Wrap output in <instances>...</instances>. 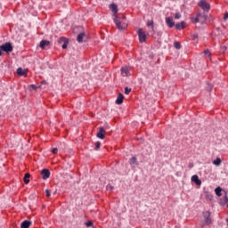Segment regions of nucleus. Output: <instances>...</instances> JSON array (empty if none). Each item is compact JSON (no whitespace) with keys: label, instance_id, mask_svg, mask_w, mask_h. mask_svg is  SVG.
Masks as SVG:
<instances>
[{"label":"nucleus","instance_id":"nucleus-1","mask_svg":"<svg viewBox=\"0 0 228 228\" xmlns=\"http://www.w3.org/2000/svg\"><path fill=\"white\" fill-rule=\"evenodd\" d=\"M198 6H200L205 12H208L211 8L209 3H208L206 0H200V3H198Z\"/></svg>","mask_w":228,"mask_h":228},{"label":"nucleus","instance_id":"nucleus-2","mask_svg":"<svg viewBox=\"0 0 228 228\" xmlns=\"http://www.w3.org/2000/svg\"><path fill=\"white\" fill-rule=\"evenodd\" d=\"M114 22H115L118 29H120V30L126 29V22H120V20H118V17H115Z\"/></svg>","mask_w":228,"mask_h":228},{"label":"nucleus","instance_id":"nucleus-3","mask_svg":"<svg viewBox=\"0 0 228 228\" xmlns=\"http://www.w3.org/2000/svg\"><path fill=\"white\" fill-rule=\"evenodd\" d=\"M138 37L141 43L146 42L147 35L143 29H138Z\"/></svg>","mask_w":228,"mask_h":228},{"label":"nucleus","instance_id":"nucleus-4","mask_svg":"<svg viewBox=\"0 0 228 228\" xmlns=\"http://www.w3.org/2000/svg\"><path fill=\"white\" fill-rule=\"evenodd\" d=\"M2 51H4L5 53H12L13 51V47L12 44L6 43L1 45Z\"/></svg>","mask_w":228,"mask_h":228},{"label":"nucleus","instance_id":"nucleus-5","mask_svg":"<svg viewBox=\"0 0 228 228\" xmlns=\"http://www.w3.org/2000/svg\"><path fill=\"white\" fill-rule=\"evenodd\" d=\"M106 134V131L104 127H100L98 133H97V137L100 138L101 140H104Z\"/></svg>","mask_w":228,"mask_h":228},{"label":"nucleus","instance_id":"nucleus-6","mask_svg":"<svg viewBox=\"0 0 228 228\" xmlns=\"http://www.w3.org/2000/svg\"><path fill=\"white\" fill-rule=\"evenodd\" d=\"M130 67H122L121 69V74L123 77H127L128 76H130Z\"/></svg>","mask_w":228,"mask_h":228},{"label":"nucleus","instance_id":"nucleus-7","mask_svg":"<svg viewBox=\"0 0 228 228\" xmlns=\"http://www.w3.org/2000/svg\"><path fill=\"white\" fill-rule=\"evenodd\" d=\"M41 175H42L43 179H48V177H50V175H51V172L47 168H44L41 171Z\"/></svg>","mask_w":228,"mask_h":228},{"label":"nucleus","instance_id":"nucleus-8","mask_svg":"<svg viewBox=\"0 0 228 228\" xmlns=\"http://www.w3.org/2000/svg\"><path fill=\"white\" fill-rule=\"evenodd\" d=\"M166 23L168 26V28H174L175 26V21L172 17H167Z\"/></svg>","mask_w":228,"mask_h":228},{"label":"nucleus","instance_id":"nucleus-9","mask_svg":"<svg viewBox=\"0 0 228 228\" xmlns=\"http://www.w3.org/2000/svg\"><path fill=\"white\" fill-rule=\"evenodd\" d=\"M191 181L196 183V184H198V186H200L202 184V181H200L199 175H194L191 176Z\"/></svg>","mask_w":228,"mask_h":228},{"label":"nucleus","instance_id":"nucleus-10","mask_svg":"<svg viewBox=\"0 0 228 228\" xmlns=\"http://www.w3.org/2000/svg\"><path fill=\"white\" fill-rule=\"evenodd\" d=\"M50 45V42L48 40H42L39 44V47L41 49H45Z\"/></svg>","mask_w":228,"mask_h":228},{"label":"nucleus","instance_id":"nucleus-11","mask_svg":"<svg viewBox=\"0 0 228 228\" xmlns=\"http://www.w3.org/2000/svg\"><path fill=\"white\" fill-rule=\"evenodd\" d=\"M110 8L111 12H112L114 13V15H115V18H114V19H116L117 13H118V8L117 4H110Z\"/></svg>","mask_w":228,"mask_h":228},{"label":"nucleus","instance_id":"nucleus-12","mask_svg":"<svg viewBox=\"0 0 228 228\" xmlns=\"http://www.w3.org/2000/svg\"><path fill=\"white\" fill-rule=\"evenodd\" d=\"M16 72H17L18 76H25V77L28 76V70H24L21 68L17 69Z\"/></svg>","mask_w":228,"mask_h":228},{"label":"nucleus","instance_id":"nucleus-13","mask_svg":"<svg viewBox=\"0 0 228 228\" xmlns=\"http://www.w3.org/2000/svg\"><path fill=\"white\" fill-rule=\"evenodd\" d=\"M129 164L132 167H136L138 165L137 158H135V156H133V158L129 159Z\"/></svg>","mask_w":228,"mask_h":228},{"label":"nucleus","instance_id":"nucleus-14","mask_svg":"<svg viewBox=\"0 0 228 228\" xmlns=\"http://www.w3.org/2000/svg\"><path fill=\"white\" fill-rule=\"evenodd\" d=\"M124 102V95L123 94H118L116 103L122 104Z\"/></svg>","mask_w":228,"mask_h":228},{"label":"nucleus","instance_id":"nucleus-15","mask_svg":"<svg viewBox=\"0 0 228 228\" xmlns=\"http://www.w3.org/2000/svg\"><path fill=\"white\" fill-rule=\"evenodd\" d=\"M31 225L30 220H24L21 222V228H28Z\"/></svg>","mask_w":228,"mask_h":228},{"label":"nucleus","instance_id":"nucleus-16","mask_svg":"<svg viewBox=\"0 0 228 228\" xmlns=\"http://www.w3.org/2000/svg\"><path fill=\"white\" fill-rule=\"evenodd\" d=\"M176 29H184L186 28V22L183 21L181 24H175Z\"/></svg>","mask_w":228,"mask_h":228},{"label":"nucleus","instance_id":"nucleus-17","mask_svg":"<svg viewBox=\"0 0 228 228\" xmlns=\"http://www.w3.org/2000/svg\"><path fill=\"white\" fill-rule=\"evenodd\" d=\"M86 35L85 33H80L79 35H77V40L79 43H82L84 41Z\"/></svg>","mask_w":228,"mask_h":228},{"label":"nucleus","instance_id":"nucleus-18","mask_svg":"<svg viewBox=\"0 0 228 228\" xmlns=\"http://www.w3.org/2000/svg\"><path fill=\"white\" fill-rule=\"evenodd\" d=\"M222 163V159L221 158H216V159H214L213 164L216 165V167H220Z\"/></svg>","mask_w":228,"mask_h":228},{"label":"nucleus","instance_id":"nucleus-19","mask_svg":"<svg viewBox=\"0 0 228 228\" xmlns=\"http://www.w3.org/2000/svg\"><path fill=\"white\" fill-rule=\"evenodd\" d=\"M215 192L218 197H221L222 195V188L221 186H217V188L215 189Z\"/></svg>","mask_w":228,"mask_h":228},{"label":"nucleus","instance_id":"nucleus-20","mask_svg":"<svg viewBox=\"0 0 228 228\" xmlns=\"http://www.w3.org/2000/svg\"><path fill=\"white\" fill-rule=\"evenodd\" d=\"M69 40L68 38H65L64 37V40H63V45H61L62 49H67L68 45H69Z\"/></svg>","mask_w":228,"mask_h":228},{"label":"nucleus","instance_id":"nucleus-21","mask_svg":"<svg viewBox=\"0 0 228 228\" xmlns=\"http://www.w3.org/2000/svg\"><path fill=\"white\" fill-rule=\"evenodd\" d=\"M29 177H30V174H25V177L23 178L25 184H28Z\"/></svg>","mask_w":228,"mask_h":228},{"label":"nucleus","instance_id":"nucleus-22","mask_svg":"<svg viewBox=\"0 0 228 228\" xmlns=\"http://www.w3.org/2000/svg\"><path fill=\"white\" fill-rule=\"evenodd\" d=\"M174 45H175V49H181V47H182L180 42H175Z\"/></svg>","mask_w":228,"mask_h":228},{"label":"nucleus","instance_id":"nucleus-23","mask_svg":"<svg viewBox=\"0 0 228 228\" xmlns=\"http://www.w3.org/2000/svg\"><path fill=\"white\" fill-rule=\"evenodd\" d=\"M64 40H65V37H61V38H59L58 43L59 44H62V45H64Z\"/></svg>","mask_w":228,"mask_h":228},{"label":"nucleus","instance_id":"nucleus-24","mask_svg":"<svg viewBox=\"0 0 228 228\" xmlns=\"http://www.w3.org/2000/svg\"><path fill=\"white\" fill-rule=\"evenodd\" d=\"M130 92H131V88H128V86H126V88H125V94H126V95H128V94H130Z\"/></svg>","mask_w":228,"mask_h":228},{"label":"nucleus","instance_id":"nucleus-25","mask_svg":"<svg viewBox=\"0 0 228 228\" xmlns=\"http://www.w3.org/2000/svg\"><path fill=\"white\" fill-rule=\"evenodd\" d=\"M200 15H197L196 16V19H193V22H200Z\"/></svg>","mask_w":228,"mask_h":228},{"label":"nucleus","instance_id":"nucleus-26","mask_svg":"<svg viewBox=\"0 0 228 228\" xmlns=\"http://www.w3.org/2000/svg\"><path fill=\"white\" fill-rule=\"evenodd\" d=\"M147 26L154 28V22L153 20H150L149 22H147Z\"/></svg>","mask_w":228,"mask_h":228},{"label":"nucleus","instance_id":"nucleus-27","mask_svg":"<svg viewBox=\"0 0 228 228\" xmlns=\"http://www.w3.org/2000/svg\"><path fill=\"white\" fill-rule=\"evenodd\" d=\"M100 147H101V142H96V143H95V149H96V151H97L98 149H100Z\"/></svg>","mask_w":228,"mask_h":228},{"label":"nucleus","instance_id":"nucleus-28","mask_svg":"<svg viewBox=\"0 0 228 228\" xmlns=\"http://www.w3.org/2000/svg\"><path fill=\"white\" fill-rule=\"evenodd\" d=\"M86 225L87 227H90L91 225H93V222L91 220H89L88 222H86Z\"/></svg>","mask_w":228,"mask_h":228},{"label":"nucleus","instance_id":"nucleus-29","mask_svg":"<svg viewBox=\"0 0 228 228\" xmlns=\"http://www.w3.org/2000/svg\"><path fill=\"white\" fill-rule=\"evenodd\" d=\"M181 17H182L181 13H175V19H176V20L181 19Z\"/></svg>","mask_w":228,"mask_h":228},{"label":"nucleus","instance_id":"nucleus-30","mask_svg":"<svg viewBox=\"0 0 228 228\" xmlns=\"http://www.w3.org/2000/svg\"><path fill=\"white\" fill-rule=\"evenodd\" d=\"M46 197H51V191L50 190H45Z\"/></svg>","mask_w":228,"mask_h":228},{"label":"nucleus","instance_id":"nucleus-31","mask_svg":"<svg viewBox=\"0 0 228 228\" xmlns=\"http://www.w3.org/2000/svg\"><path fill=\"white\" fill-rule=\"evenodd\" d=\"M205 56H211L210 51H205Z\"/></svg>","mask_w":228,"mask_h":228},{"label":"nucleus","instance_id":"nucleus-32","mask_svg":"<svg viewBox=\"0 0 228 228\" xmlns=\"http://www.w3.org/2000/svg\"><path fill=\"white\" fill-rule=\"evenodd\" d=\"M52 152L53 154H57L58 149L57 148L52 149Z\"/></svg>","mask_w":228,"mask_h":228},{"label":"nucleus","instance_id":"nucleus-33","mask_svg":"<svg viewBox=\"0 0 228 228\" xmlns=\"http://www.w3.org/2000/svg\"><path fill=\"white\" fill-rule=\"evenodd\" d=\"M227 19H228V13H224V20H227Z\"/></svg>","mask_w":228,"mask_h":228},{"label":"nucleus","instance_id":"nucleus-34","mask_svg":"<svg viewBox=\"0 0 228 228\" xmlns=\"http://www.w3.org/2000/svg\"><path fill=\"white\" fill-rule=\"evenodd\" d=\"M197 38H199L198 35H192V40H196Z\"/></svg>","mask_w":228,"mask_h":228},{"label":"nucleus","instance_id":"nucleus-35","mask_svg":"<svg viewBox=\"0 0 228 228\" xmlns=\"http://www.w3.org/2000/svg\"><path fill=\"white\" fill-rule=\"evenodd\" d=\"M107 190H113V186H111V184H108Z\"/></svg>","mask_w":228,"mask_h":228},{"label":"nucleus","instance_id":"nucleus-36","mask_svg":"<svg viewBox=\"0 0 228 228\" xmlns=\"http://www.w3.org/2000/svg\"><path fill=\"white\" fill-rule=\"evenodd\" d=\"M221 49H222V51H224V52L227 51L226 45H224Z\"/></svg>","mask_w":228,"mask_h":228},{"label":"nucleus","instance_id":"nucleus-37","mask_svg":"<svg viewBox=\"0 0 228 228\" xmlns=\"http://www.w3.org/2000/svg\"><path fill=\"white\" fill-rule=\"evenodd\" d=\"M3 54V50L1 49V46H0V56H2Z\"/></svg>","mask_w":228,"mask_h":228},{"label":"nucleus","instance_id":"nucleus-38","mask_svg":"<svg viewBox=\"0 0 228 228\" xmlns=\"http://www.w3.org/2000/svg\"><path fill=\"white\" fill-rule=\"evenodd\" d=\"M31 86H32V88H33V89H35V88H36L35 85H31Z\"/></svg>","mask_w":228,"mask_h":228},{"label":"nucleus","instance_id":"nucleus-39","mask_svg":"<svg viewBox=\"0 0 228 228\" xmlns=\"http://www.w3.org/2000/svg\"><path fill=\"white\" fill-rule=\"evenodd\" d=\"M122 19H126V17L124 15H122Z\"/></svg>","mask_w":228,"mask_h":228},{"label":"nucleus","instance_id":"nucleus-40","mask_svg":"<svg viewBox=\"0 0 228 228\" xmlns=\"http://www.w3.org/2000/svg\"><path fill=\"white\" fill-rule=\"evenodd\" d=\"M226 223H227V225H228V218H226Z\"/></svg>","mask_w":228,"mask_h":228},{"label":"nucleus","instance_id":"nucleus-41","mask_svg":"<svg viewBox=\"0 0 228 228\" xmlns=\"http://www.w3.org/2000/svg\"><path fill=\"white\" fill-rule=\"evenodd\" d=\"M43 228H45V227H43Z\"/></svg>","mask_w":228,"mask_h":228}]
</instances>
